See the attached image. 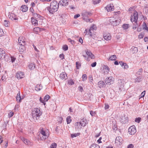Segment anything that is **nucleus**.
I'll return each instance as SVG.
<instances>
[{
    "instance_id": "6",
    "label": "nucleus",
    "mask_w": 148,
    "mask_h": 148,
    "mask_svg": "<svg viewBox=\"0 0 148 148\" xmlns=\"http://www.w3.org/2000/svg\"><path fill=\"white\" fill-rule=\"evenodd\" d=\"M138 18V14L136 11H134L133 15H131V20L132 22H134L136 24H137V20Z\"/></svg>"
},
{
    "instance_id": "35",
    "label": "nucleus",
    "mask_w": 148,
    "mask_h": 148,
    "mask_svg": "<svg viewBox=\"0 0 148 148\" xmlns=\"http://www.w3.org/2000/svg\"><path fill=\"white\" fill-rule=\"evenodd\" d=\"M66 122L68 124H69L71 121V117L70 116H68L66 118Z\"/></svg>"
},
{
    "instance_id": "58",
    "label": "nucleus",
    "mask_w": 148,
    "mask_h": 148,
    "mask_svg": "<svg viewBox=\"0 0 148 148\" xmlns=\"http://www.w3.org/2000/svg\"><path fill=\"white\" fill-rule=\"evenodd\" d=\"M78 90L79 91L81 92H82L83 91V90L82 87L81 86H79L78 87Z\"/></svg>"
},
{
    "instance_id": "61",
    "label": "nucleus",
    "mask_w": 148,
    "mask_h": 148,
    "mask_svg": "<svg viewBox=\"0 0 148 148\" xmlns=\"http://www.w3.org/2000/svg\"><path fill=\"white\" fill-rule=\"evenodd\" d=\"M112 129L113 130L115 131H116L117 130V127L116 125H114L112 126Z\"/></svg>"
},
{
    "instance_id": "38",
    "label": "nucleus",
    "mask_w": 148,
    "mask_h": 148,
    "mask_svg": "<svg viewBox=\"0 0 148 148\" xmlns=\"http://www.w3.org/2000/svg\"><path fill=\"white\" fill-rule=\"evenodd\" d=\"M80 134V133H79L73 134H71V136L72 138H74L79 136Z\"/></svg>"
},
{
    "instance_id": "15",
    "label": "nucleus",
    "mask_w": 148,
    "mask_h": 148,
    "mask_svg": "<svg viewBox=\"0 0 148 148\" xmlns=\"http://www.w3.org/2000/svg\"><path fill=\"white\" fill-rule=\"evenodd\" d=\"M18 44L20 45L24 46L25 45V41L23 39L22 37H20L18 39Z\"/></svg>"
},
{
    "instance_id": "12",
    "label": "nucleus",
    "mask_w": 148,
    "mask_h": 148,
    "mask_svg": "<svg viewBox=\"0 0 148 148\" xmlns=\"http://www.w3.org/2000/svg\"><path fill=\"white\" fill-rule=\"evenodd\" d=\"M8 57V56L5 55V51L0 48V59H2L3 58H5V59L6 58Z\"/></svg>"
},
{
    "instance_id": "37",
    "label": "nucleus",
    "mask_w": 148,
    "mask_h": 148,
    "mask_svg": "<svg viewBox=\"0 0 148 148\" xmlns=\"http://www.w3.org/2000/svg\"><path fill=\"white\" fill-rule=\"evenodd\" d=\"M116 59L115 55H113L110 56L109 59L111 60H115Z\"/></svg>"
},
{
    "instance_id": "56",
    "label": "nucleus",
    "mask_w": 148,
    "mask_h": 148,
    "mask_svg": "<svg viewBox=\"0 0 148 148\" xmlns=\"http://www.w3.org/2000/svg\"><path fill=\"white\" fill-rule=\"evenodd\" d=\"M13 115H14V113L12 111H11V112H10L8 114V116H9V117H12L13 116Z\"/></svg>"
},
{
    "instance_id": "49",
    "label": "nucleus",
    "mask_w": 148,
    "mask_h": 148,
    "mask_svg": "<svg viewBox=\"0 0 148 148\" xmlns=\"http://www.w3.org/2000/svg\"><path fill=\"white\" fill-rule=\"evenodd\" d=\"M143 72V69H139L138 71L137 72V74L140 75Z\"/></svg>"
},
{
    "instance_id": "59",
    "label": "nucleus",
    "mask_w": 148,
    "mask_h": 148,
    "mask_svg": "<svg viewBox=\"0 0 148 148\" xmlns=\"http://www.w3.org/2000/svg\"><path fill=\"white\" fill-rule=\"evenodd\" d=\"M109 108V106L107 103H105V110H107Z\"/></svg>"
},
{
    "instance_id": "8",
    "label": "nucleus",
    "mask_w": 148,
    "mask_h": 148,
    "mask_svg": "<svg viewBox=\"0 0 148 148\" xmlns=\"http://www.w3.org/2000/svg\"><path fill=\"white\" fill-rule=\"evenodd\" d=\"M96 26L94 25H92L91 27H90V29H89V33L88 34L90 35V37H92V38H94L95 37L94 35L93 34V33L94 32V30H96Z\"/></svg>"
},
{
    "instance_id": "20",
    "label": "nucleus",
    "mask_w": 148,
    "mask_h": 148,
    "mask_svg": "<svg viewBox=\"0 0 148 148\" xmlns=\"http://www.w3.org/2000/svg\"><path fill=\"white\" fill-rule=\"evenodd\" d=\"M123 141L122 138L120 136L117 137L115 139V142L116 143L120 144V143H121Z\"/></svg>"
},
{
    "instance_id": "63",
    "label": "nucleus",
    "mask_w": 148,
    "mask_h": 148,
    "mask_svg": "<svg viewBox=\"0 0 148 148\" xmlns=\"http://www.w3.org/2000/svg\"><path fill=\"white\" fill-rule=\"evenodd\" d=\"M80 16V15L79 14H76L75 15V16H74V18L75 19H76L77 18L79 17Z\"/></svg>"
},
{
    "instance_id": "21",
    "label": "nucleus",
    "mask_w": 148,
    "mask_h": 148,
    "mask_svg": "<svg viewBox=\"0 0 148 148\" xmlns=\"http://www.w3.org/2000/svg\"><path fill=\"white\" fill-rule=\"evenodd\" d=\"M31 21L32 24L35 26H37L38 25V21L36 18L34 17H32Z\"/></svg>"
},
{
    "instance_id": "36",
    "label": "nucleus",
    "mask_w": 148,
    "mask_h": 148,
    "mask_svg": "<svg viewBox=\"0 0 148 148\" xmlns=\"http://www.w3.org/2000/svg\"><path fill=\"white\" fill-rule=\"evenodd\" d=\"M19 48V51L20 52H23L25 49L24 46L21 45Z\"/></svg>"
},
{
    "instance_id": "5",
    "label": "nucleus",
    "mask_w": 148,
    "mask_h": 148,
    "mask_svg": "<svg viewBox=\"0 0 148 148\" xmlns=\"http://www.w3.org/2000/svg\"><path fill=\"white\" fill-rule=\"evenodd\" d=\"M124 81L123 79H119V80L118 85L120 86L119 88V90L117 91L118 92H124L125 91V89L123 87L124 86Z\"/></svg>"
},
{
    "instance_id": "1",
    "label": "nucleus",
    "mask_w": 148,
    "mask_h": 148,
    "mask_svg": "<svg viewBox=\"0 0 148 148\" xmlns=\"http://www.w3.org/2000/svg\"><path fill=\"white\" fill-rule=\"evenodd\" d=\"M59 7V4L56 1H53L50 3V7L47 8V10L50 13L53 14L57 11Z\"/></svg>"
},
{
    "instance_id": "3",
    "label": "nucleus",
    "mask_w": 148,
    "mask_h": 148,
    "mask_svg": "<svg viewBox=\"0 0 148 148\" xmlns=\"http://www.w3.org/2000/svg\"><path fill=\"white\" fill-rule=\"evenodd\" d=\"M82 15L83 16L82 18L83 20L86 22L91 23L93 21V20L92 19L88 18L92 15V14L90 12H87L86 10H84L82 12Z\"/></svg>"
},
{
    "instance_id": "13",
    "label": "nucleus",
    "mask_w": 148,
    "mask_h": 148,
    "mask_svg": "<svg viewBox=\"0 0 148 148\" xmlns=\"http://www.w3.org/2000/svg\"><path fill=\"white\" fill-rule=\"evenodd\" d=\"M16 76L18 79H21L24 77V74L23 72L19 71L17 73Z\"/></svg>"
},
{
    "instance_id": "18",
    "label": "nucleus",
    "mask_w": 148,
    "mask_h": 148,
    "mask_svg": "<svg viewBox=\"0 0 148 148\" xmlns=\"http://www.w3.org/2000/svg\"><path fill=\"white\" fill-rule=\"evenodd\" d=\"M114 6L112 4H108L106 6V8L107 11L108 12L110 11H112L114 9Z\"/></svg>"
},
{
    "instance_id": "17",
    "label": "nucleus",
    "mask_w": 148,
    "mask_h": 148,
    "mask_svg": "<svg viewBox=\"0 0 148 148\" xmlns=\"http://www.w3.org/2000/svg\"><path fill=\"white\" fill-rule=\"evenodd\" d=\"M24 97L22 95H21V96L20 95V93H18L16 97V99L17 102H20L21 101V100L24 98Z\"/></svg>"
},
{
    "instance_id": "48",
    "label": "nucleus",
    "mask_w": 148,
    "mask_h": 148,
    "mask_svg": "<svg viewBox=\"0 0 148 148\" xmlns=\"http://www.w3.org/2000/svg\"><path fill=\"white\" fill-rule=\"evenodd\" d=\"M40 101L42 103L44 104V105H45L46 104L45 101L44 100V99H43L41 97H40Z\"/></svg>"
},
{
    "instance_id": "2",
    "label": "nucleus",
    "mask_w": 148,
    "mask_h": 148,
    "mask_svg": "<svg viewBox=\"0 0 148 148\" xmlns=\"http://www.w3.org/2000/svg\"><path fill=\"white\" fill-rule=\"evenodd\" d=\"M32 114V117L35 121L37 120L41 115L40 110L36 108H34L33 110Z\"/></svg>"
},
{
    "instance_id": "22",
    "label": "nucleus",
    "mask_w": 148,
    "mask_h": 148,
    "mask_svg": "<svg viewBox=\"0 0 148 148\" xmlns=\"http://www.w3.org/2000/svg\"><path fill=\"white\" fill-rule=\"evenodd\" d=\"M130 51L132 53H136L138 51V49L136 47H132L130 49Z\"/></svg>"
},
{
    "instance_id": "44",
    "label": "nucleus",
    "mask_w": 148,
    "mask_h": 148,
    "mask_svg": "<svg viewBox=\"0 0 148 148\" xmlns=\"http://www.w3.org/2000/svg\"><path fill=\"white\" fill-rule=\"evenodd\" d=\"M4 24L5 27H8L9 25V22L6 20H5L4 22Z\"/></svg>"
},
{
    "instance_id": "34",
    "label": "nucleus",
    "mask_w": 148,
    "mask_h": 148,
    "mask_svg": "<svg viewBox=\"0 0 148 148\" xmlns=\"http://www.w3.org/2000/svg\"><path fill=\"white\" fill-rule=\"evenodd\" d=\"M90 148H100L99 146L97 144L93 143L91 145Z\"/></svg>"
},
{
    "instance_id": "4",
    "label": "nucleus",
    "mask_w": 148,
    "mask_h": 148,
    "mask_svg": "<svg viewBox=\"0 0 148 148\" xmlns=\"http://www.w3.org/2000/svg\"><path fill=\"white\" fill-rule=\"evenodd\" d=\"M109 21L112 25L113 26H116L119 24L121 21L120 19L112 17L110 18Z\"/></svg>"
},
{
    "instance_id": "28",
    "label": "nucleus",
    "mask_w": 148,
    "mask_h": 148,
    "mask_svg": "<svg viewBox=\"0 0 148 148\" xmlns=\"http://www.w3.org/2000/svg\"><path fill=\"white\" fill-rule=\"evenodd\" d=\"M98 85L100 88L103 87L105 85L104 82L102 81H99L98 82Z\"/></svg>"
},
{
    "instance_id": "27",
    "label": "nucleus",
    "mask_w": 148,
    "mask_h": 148,
    "mask_svg": "<svg viewBox=\"0 0 148 148\" xmlns=\"http://www.w3.org/2000/svg\"><path fill=\"white\" fill-rule=\"evenodd\" d=\"M21 10L23 12H26L28 10L27 7L25 5H23L21 6Z\"/></svg>"
},
{
    "instance_id": "19",
    "label": "nucleus",
    "mask_w": 148,
    "mask_h": 148,
    "mask_svg": "<svg viewBox=\"0 0 148 148\" xmlns=\"http://www.w3.org/2000/svg\"><path fill=\"white\" fill-rule=\"evenodd\" d=\"M103 38L104 39L107 40H110L111 38V36L109 34H103Z\"/></svg>"
},
{
    "instance_id": "40",
    "label": "nucleus",
    "mask_w": 148,
    "mask_h": 148,
    "mask_svg": "<svg viewBox=\"0 0 148 148\" xmlns=\"http://www.w3.org/2000/svg\"><path fill=\"white\" fill-rule=\"evenodd\" d=\"M50 98V96L49 95H47L45 96L44 98V99L45 101L46 102Z\"/></svg>"
},
{
    "instance_id": "31",
    "label": "nucleus",
    "mask_w": 148,
    "mask_h": 148,
    "mask_svg": "<svg viewBox=\"0 0 148 148\" xmlns=\"http://www.w3.org/2000/svg\"><path fill=\"white\" fill-rule=\"evenodd\" d=\"M142 76H139L135 79L134 82H139L141 81L142 80Z\"/></svg>"
},
{
    "instance_id": "45",
    "label": "nucleus",
    "mask_w": 148,
    "mask_h": 148,
    "mask_svg": "<svg viewBox=\"0 0 148 148\" xmlns=\"http://www.w3.org/2000/svg\"><path fill=\"white\" fill-rule=\"evenodd\" d=\"M68 83L69 84L71 85H73L74 84V83L73 80L71 79L69 81Z\"/></svg>"
},
{
    "instance_id": "50",
    "label": "nucleus",
    "mask_w": 148,
    "mask_h": 148,
    "mask_svg": "<svg viewBox=\"0 0 148 148\" xmlns=\"http://www.w3.org/2000/svg\"><path fill=\"white\" fill-rule=\"evenodd\" d=\"M141 120V118L140 117H138L136 118L135 119V121L136 122H137L138 123H140V121Z\"/></svg>"
},
{
    "instance_id": "14",
    "label": "nucleus",
    "mask_w": 148,
    "mask_h": 148,
    "mask_svg": "<svg viewBox=\"0 0 148 148\" xmlns=\"http://www.w3.org/2000/svg\"><path fill=\"white\" fill-rule=\"evenodd\" d=\"M60 78L62 80H65L67 78V75L65 72H62L60 75Z\"/></svg>"
},
{
    "instance_id": "62",
    "label": "nucleus",
    "mask_w": 148,
    "mask_h": 148,
    "mask_svg": "<svg viewBox=\"0 0 148 148\" xmlns=\"http://www.w3.org/2000/svg\"><path fill=\"white\" fill-rule=\"evenodd\" d=\"M59 57L61 59H63L64 58V55L63 53L61 54L60 55Z\"/></svg>"
},
{
    "instance_id": "32",
    "label": "nucleus",
    "mask_w": 148,
    "mask_h": 148,
    "mask_svg": "<svg viewBox=\"0 0 148 148\" xmlns=\"http://www.w3.org/2000/svg\"><path fill=\"white\" fill-rule=\"evenodd\" d=\"M75 128L76 129L78 130L80 127H81V125L80 122H77L75 123Z\"/></svg>"
},
{
    "instance_id": "33",
    "label": "nucleus",
    "mask_w": 148,
    "mask_h": 148,
    "mask_svg": "<svg viewBox=\"0 0 148 148\" xmlns=\"http://www.w3.org/2000/svg\"><path fill=\"white\" fill-rule=\"evenodd\" d=\"M42 89V87L40 85H37L35 87V90L37 91H40Z\"/></svg>"
},
{
    "instance_id": "51",
    "label": "nucleus",
    "mask_w": 148,
    "mask_h": 148,
    "mask_svg": "<svg viewBox=\"0 0 148 148\" xmlns=\"http://www.w3.org/2000/svg\"><path fill=\"white\" fill-rule=\"evenodd\" d=\"M104 68L105 69H106L108 70V71H107V72H108V73L109 71H110V69L109 67L107 65H104Z\"/></svg>"
},
{
    "instance_id": "25",
    "label": "nucleus",
    "mask_w": 148,
    "mask_h": 148,
    "mask_svg": "<svg viewBox=\"0 0 148 148\" xmlns=\"http://www.w3.org/2000/svg\"><path fill=\"white\" fill-rule=\"evenodd\" d=\"M39 135H42L43 136L47 135V137H48L49 136V134L48 133L46 132L43 128L40 130V134Z\"/></svg>"
},
{
    "instance_id": "11",
    "label": "nucleus",
    "mask_w": 148,
    "mask_h": 148,
    "mask_svg": "<svg viewBox=\"0 0 148 148\" xmlns=\"http://www.w3.org/2000/svg\"><path fill=\"white\" fill-rule=\"evenodd\" d=\"M9 18L12 20L16 22V21H17L18 19L16 15L12 13H9V14L8 15Z\"/></svg>"
},
{
    "instance_id": "52",
    "label": "nucleus",
    "mask_w": 148,
    "mask_h": 148,
    "mask_svg": "<svg viewBox=\"0 0 148 148\" xmlns=\"http://www.w3.org/2000/svg\"><path fill=\"white\" fill-rule=\"evenodd\" d=\"M90 114L92 116H94L96 114V113L95 112L91 110L90 111Z\"/></svg>"
},
{
    "instance_id": "16",
    "label": "nucleus",
    "mask_w": 148,
    "mask_h": 148,
    "mask_svg": "<svg viewBox=\"0 0 148 148\" xmlns=\"http://www.w3.org/2000/svg\"><path fill=\"white\" fill-rule=\"evenodd\" d=\"M59 5L60 4L62 6H65L67 5L68 4V0H61L59 2Z\"/></svg>"
},
{
    "instance_id": "43",
    "label": "nucleus",
    "mask_w": 148,
    "mask_h": 148,
    "mask_svg": "<svg viewBox=\"0 0 148 148\" xmlns=\"http://www.w3.org/2000/svg\"><path fill=\"white\" fill-rule=\"evenodd\" d=\"M100 1L101 0H93V3L94 5H96L99 3L100 2Z\"/></svg>"
},
{
    "instance_id": "30",
    "label": "nucleus",
    "mask_w": 148,
    "mask_h": 148,
    "mask_svg": "<svg viewBox=\"0 0 148 148\" xmlns=\"http://www.w3.org/2000/svg\"><path fill=\"white\" fill-rule=\"evenodd\" d=\"M22 140L24 143L27 145H29L30 144V142L27 139H26L25 138H23Z\"/></svg>"
},
{
    "instance_id": "26",
    "label": "nucleus",
    "mask_w": 148,
    "mask_h": 148,
    "mask_svg": "<svg viewBox=\"0 0 148 148\" xmlns=\"http://www.w3.org/2000/svg\"><path fill=\"white\" fill-rule=\"evenodd\" d=\"M28 67L30 70H33L35 67V65L34 63H31L29 65Z\"/></svg>"
},
{
    "instance_id": "7",
    "label": "nucleus",
    "mask_w": 148,
    "mask_h": 148,
    "mask_svg": "<svg viewBox=\"0 0 148 148\" xmlns=\"http://www.w3.org/2000/svg\"><path fill=\"white\" fill-rule=\"evenodd\" d=\"M136 132V128L134 125L131 126L128 129V132L129 134L131 135L135 134Z\"/></svg>"
},
{
    "instance_id": "9",
    "label": "nucleus",
    "mask_w": 148,
    "mask_h": 148,
    "mask_svg": "<svg viewBox=\"0 0 148 148\" xmlns=\"http://www.w3.org/2000/svg\"><path fill=\"white\" fill-rule=\"evenodd\" d=\"M114 79L112 77H107L105 80V82L108 85H110L112 84L113 82Z\"/></svg>"
},
{
    "instance_id": "64",
    "label": "nucleus",
    "mask_w": 148,
    "mask_h": 148,
    "mask_svg": "<svg viewBox=\"0 0 148 148\" xmlns=\"http://www.w3.org/2000/svg\"><path fill=\"white\" fill-rule=\"evenodd\" d=\"M134 147V146L132 144H130L128 145L127 146V148H133Z\"/></svg>"
},
{
    "instance_id": "54",
    "label": "nucleus",
    "mask_w": 148,
    "mask_h": 148,
    "mask_svg": "<svg viewBox=\"0 0 148 148\" xmlns=\"http://www.w3.org/2000/svg\"><path fill=\"white\" fill-rule=\"evenodd\" d=\"M68 40H69V41L70 42L72 45H73L74 44L75 41L74 40L71 39L70 38H68Z\"/></svg>"
},
{
    "instance_id": "23",
    "label": "nucleus",
    "mask_w": 148,
    "mask_h": 148,
    "mask_svg": "<svg viewBox=\"0 0 148 148\" xmlns=\"http://www.w3.org/2000/svg\"><path fill=\"white\" fill-rule=\"evenodd\" d=\"M87 121L84 119H83L81 120L80 123L81 124V126L83 127L85 126L87 124Z\"/></svg>"
},
{
    "instance_id": "57",
    "label": "nucleus",
    "mask_w": 148,
    "mask_h": 148,
    "mask_svg": "<svg viewBox=\"0 0 148 148\" xmlns=\"http://www.w3.org/2000/svg\"><path fill=\"white\" fill-rule=\"evenodd\" d=\"M82 78L83 79V80H85V79H86L87 78V76L86 75V74H83L82 76Z\"/></svg>"
},
{
    "instance_id": "46",
    "label": "nucleus",
    "mask_w": 148,
    "mask_h": 148,
    "mask_svg": "<svg viewBox=\"0 0 148 148\" xmlns=\"http://www.w3.org/2000/svg\"><path fill=\"white\" fill-rule=\"evenodd\" d=\"M4 34L3 30L1 29L0 28V37L4 36Z\"/></svg>"
},
{
    "instance_id": "39",
    "label": "nucleus",
    "mask_w": 148,
    "mask_h": 148,
    "mask_svg": "<svg viewBox=\"0 0 148 148\" xmlns=\"http://www.w3.org/2000/svg\"><path fill=\"white\" fill-rule=\"evenodd\" d=\"M122 27L124 29H127L129 27V25L127 24H124L123 25Z\"/></svg>"
},
{
    "instance_id": "55",
    "label": "nucleus",
    "mask_w": 148,
    "mask_h": 148,
    "mask_svg": "<svg viewBox=\"0 0 148 148\" xmlns=\"http://www.w3.org/2000/svg\"><path fill=\"white\" fill-rule=\"evenodd\" d=\"M63 49L64 51H66L68 49V47L67 45H64L63 47Z\"/></svg>"
},
{
    "instance_id": "10",
    "label": "nucleus",
    "mask_w": 148,
    "mask_h": 148,
    "mask_svg": "<svg viewBox=\"0 0 148 148\" xmlns=\"http://www.w3.org/2000/svg\"><path fill=\"white\" fill-rule=\"evenodd\" d=\"M128 119L127 115L123 114L121 117V121L123 123H125L128 121Z\"/></svg>"
},
{
    "instance_id": "47",
    "label": "nucleus",
    "mask_w": 148,
    "mask_h": 148,
    "mask_svg": "<svg viewBox=\"0 0 148 148\" xmlns=\"http://www.w3.org/2000/svg\"><path fill=\"white\" fill-rule=\"evenodd\" d=\"M33 15L35 18H40V16L36 13H34Z\"/></svg>"
},
{
    "instance_id": "42",
    "label": "nucleus",
    "mask_w": 148,
    "mask_h": 148,
    "mask_svg": "<svg viewBox=\"0 0 148 148\" xmlns=\"http://www.w3.org/2000/svg\"><path fill=\"white\" fill-rule=\"evenodd\" d=\"M57 144L55 143H53L50 146V148H56Z\"/></svg>"
},
{
    "instance_id": "41",
    "label": "nucleus",
    "mask_w": 148,
    "mask_h": 148,
    "mask_svg": "<svg viewBox=\"0 0 148 148\" xmlns=\"http://www.w3.org/2000/svg\"><path fill=\"white\" fill-rule=\"evenodd\" d=\"M76 67L77 69H79V68L81 66V64L79 62H76Z\"/></svg>"
},
{
    "instance_id": "60",
    "label": "nucleus",
    "mask_w": 148,
    "mask_h": 148,
    "mask_svg": "<svg viewBox=\"0 0 148 148\" xmlns=\"http://www.w3.org/2000/svg\"><path fill=\"white\" fill-rule=\"evenodd\" d=\"M11 60L12 63L14 62L15 60H16V58L13 56L11 57Z\"/></svg>"
},
{
    "instance_id": "24",
    "label": "nucleus",
    "mask_w": 148,
    "mask_h": 148,
    "mask_svg": "<svg viewBox=\"0 0 148 148\" xmlns=\"http://www.w3.org/2000/svg\"><path fill=\"white\" fill-rule=\"evenodd\" d=\"M86 53L87 55L91 59H94V55L92 54L90 51H86Z\"/></svg>"
},
{
    "instance_id": "53",
    "label": "nucleus",
    "mask_w": 148,
    "mask_h": 148,
    "mask_svg": "<svg viewBox=\"0 0 148 148\" xmlns=\"http://www.w3.org/2000/svg\"><path fill=\"white\" fill-rule=\"evenodd\" d=\"M123 66H124L123 68L124 69H127L128 68V66L127 64L125 63H124Z\"/></svg>"
},
{
    "instance_id": "29",
    "label": "nucleus",
    "mask_w": 148,
    "mask_h": 148,
    "mask_svg": "<svg viewBox=\"0 0 148 148\" xmlns=\"http://www.w3.org/2000/svg\"><path fill=\"white\" fill-rule=\"evenodd\" d=\"M39 136L40 137V139L42 140H44L47 139V138L48 137L47 135L43 136L42 135L39 134Z\"/></svg>"
}]
</instances>
